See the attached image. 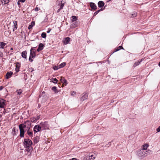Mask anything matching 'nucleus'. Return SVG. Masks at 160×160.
<instances>
[{"instance_id": "nucleus-1", "label": "nucleus", "mask_w": 160, "mask_h": 160, "mask_svg": "<svg viewBox=\"0 0 160 160\" xmlns=\"http://www.w3.org/2000/svg\"><path fill=\"white\" fill-rule=\"evenodd\" d=\"M19 128L20 130V136L23 138L24 137L25 131L24 128H25V130H27V126L24 122L23 124H21L19 125Z\"/></svg>"}, {"instance_id": "nucleus-2", "label": "nucleus", "mask_w": 160, "mask_h": 160, "mask_svg": "<svg viewBox=\"0 0 160 160\" xmlns=\"http://www.w3.org/2000/svg\"><path fill=\"white\" fill-rule=\"evenodd\" d=\"M32 142L31 140L27 138L24 139L23 144L25 148L32 147Z\"/></svg>"}, {"instance_id": "nucleus-3", "label": "nucleus", "mask_w": 160, "mask_h": 160, "mask_svg": "<svg viewBox=\"0 0 160 160\" xmlns=\"http://www.w3.org/2000/svg\"><path fill=\"white\" fill-rule=\"evenodd\" d=\"M147 152V151H145L143 149H142L139 151L138 155L139 157L143 158L146 156Z\"/></svg>"}, {"instance_id": "nucleus-4", "label": "nucleus", "mask_w": 160, "mask_h": 160, "mask_svg": "<svg viewBox=\"0 0 160 160\" xmlns=\"http://www.w3.org/2000/svg\"><path fill=\"white\" fill-rule=\"evenodd\" d=\"M96 155L95 153H90L88 156H86L87 160H94L96 158Z\"/></svg>"}, {"instance_id": "nucleus-5", "label": "nucleus", "mask_w": 160, "mask_h": 160, "mask_svg": "<svg viewBox=\"0 0 160 160\" xmlns=\"http://www.w3.org/2000/svg\"><path fill=\"white\" fill-rule=\"evenodd\" d=\"M40 125L43 129H47L48 128V125L46 122H42L40 123Z\"/></svg>"}, {"instance_id": "nucleus-6", "label": "nucleus", "mask_w": 160, "mask_h": 160, "mask_svg": "<svg viewBox=\"0 0 160 160\" xmlns=\"http://www.w3.org/2000/svg\"><path fill=\"white\" fill-rule=\"evenodd\" d=\"M36 56V52L34 51L32 52V51L30 52V56L29 58V60L31 62H32L33 60L32 58H35Z\"/></svg>"}, {"instance_id": "nucleus-7", "label": "nucleus", "mask_w": 160, "mask_h": 160, "mask_svg": "<svg viewBox=\"0 0 160 160\" xmlns=\"http://www.w3.org/2000/svg\"><path fill=\"white\" fill-rule=\"evenodd\" d=\"M42 127L39 125H35L33 128V131L35 132H37L41 130Z\"/></svg>"}, {"instance_id": "nucleus-8", "label": "nucleus", "mask_w": 160, "mask_h": 160, "mask_svg": "<svg viewBox=\"0 0 160 160\" xmlns=\"http://www.w3.org/2000/svg\"><path fill=\"white\" fill-rule=\"evenodd\" d=\"M24 122L26 125L27 129H30L31 125L32 124L31 122L29 121L28 120L25 122Z\"/></svg>"}, {"instance_id": "nucleus-9", "label": "nucleus", "mask_w": 160, "mask_h": 160, "mask_svg": "<svg viewBox=\"0 0 160 160\" xmlns=\"http://www.w3.org/2000/svg\"><path fill=\"white\" fill-rule=\"evenodd\" d=\"M88 94L87 93H85L81 97V100L83 101L88 98Z\"/></svg>"}, {"instance_id": "nucleus-10", "label": "nucleus", "mask_w": 160, "mask_h": 160, "mask_svg": "<svg viewBox=\"0 0 160 160\" xmlns=\"http://www.w3.org/2000/svg\"><path fill=\"white\" fill-rule=\"evenodd\" d=\"M73 22V23L71 25V28H75L77 27L79 25V23L77 21H74V22Z\"/></svg>"}, {"instance_id": "nucleus-11", "label": "nucleus", "mask_w": 160, "mask_h": 160, "mask_svg": "<svg viewBox=\"0 0 160 160\" xmlns=\"http://www.w3.org/2000/svg\"><path fill=\"white\" fill-rule=\"evenodd\" d=\"M60 80L61 82L64 84L65 85L67 84V81L64 78L61 77Z\"/></svg>"}, {"instance_id": "nucleus-12", "label": "nucleus", "mask_w": 160, "mask_h": 160, "mask_svg": "<svg viewBox=\"0 0 160 160\" xmlns=\"http://www.w3.org/2000/svg\"><path fill=\"white\" fill-rule=\"evenodd\" d=\"M5 101L3 99L0 100V108H3L5 105Z\"/></svg>"}, {"instance_id": "nucleus-13", "label": "nucleus", "mask_w": 160, "mask_h": 160, "mask_svg": "<svg viewBox=\"0 0 160 160\" xmlns=\"http://www.w3.org/2000/svg\"><path fill=\"white\" fill-rule=\"evenodd\" d=\"M90 6L91 8L93 10H96L97 8V7L94 3L91 2Z\"/></svg>"}, {"instance_id": "nucleus-14", "label": "nucleus", "mask_w": 160, "mask_h": 160, "mask_svg": "<svg viewBox=\"0 0 160 160\" xmlns=\"http://www.w3.org/2000/svg\"><path fill=\"white\" fill-rule=\"evenodd\" d=\"M13 74V72H8L6 74V79L10 78Z\"/></svg>"}, {"instance_id": "nucleus-15", "label": "nucleus", "mask_w": 160, "mask_h": 160, "mask_svg": "<svg viewBox=\"0 0 160 160\" xmlns=\"http://www.w3.org/2000/svg\"><path fill=\"white\" fill-rule=\"evenodd\" d=\"M70 38L69 37L65 38V39L63 40L62 42L65 44H67L70 41Z\"/></svg>"}, {"instance_id": "nucleus-16", "label": "nucleus", "mask_w": 160, "mask_h": 160, "mask_svg": "<svg viewBox=\"0 0 160 160\" xmlns=\"http://www.w3.org/2000/svg\"><path fill=\"white\" fill-rule=\"evenodd\" d=\"M104 3L102 1H100L98 2V5L100 8H102L104 5Z\"/></svg>"}, {"instance_id": "nucleus-17", "label": "nucleus", "mask_w": 160, "mask_h": 160, "mask_svg": "<svg viewBox=\"0 0 160 160\" xmlns=\"http://www.w3.org/2000/svg\"><path fill=\"white\" fill-rule=\"evenodd\" d=\"M22 57L25 59H27V52L26 51H24L22 52Z\"/></svg>"}, {"instance_id": "nucleus-18", "label": "nucleus", "mask_w": 160, "mask_h": 160, "mask_svg": "<svg viewBox=\"0 0 160 160\" xmlns=\"http://www.w3.org/2000/svg\"><path fill=\"white\" fill-rule=\"evenodd\" d=\"M13 24H14V28L13 29V31H14V30H16L17 28L18 25H17V21H13Z\"/></svg>"}, {"instance_id": "nucleus-19", "label": "nucleus", "mask_w": 160, "mask_h": 160, "mask_svg": "<svg viewBox=\"0 0 160 160\" xmlns=\"http://www.w3.org/2000/svg\"><path fill=\"white\" fill-rule=\"evenodd\" d=\"M77 17L75 16H72L71 17V20L72 22H74V21H77Z\"/></svg>"}, {"instance_id": "nucleus-20", "label": "nucleus", "mask_w": 160, "mask_h": 160, "mask_svg": "<svg viewBox=\"0 0 160 160\" xmlns=\"http://www.w3.org/2000/svg\"><path fill=\"white\" fill-rule=\"evenodd\" d=\"M30 129H27V134L30 136H32L33 133L32 131H30Z\"/></svg>"}, {"instance_id": "nucleus-21", "label": "nucleus", "mask_w": 160, "mask_h": 160, "mask_svg": "<svg viewBox=\"0 0 160 160\" xmlns=\"http://www.w3.org/2000/svg\"><path fill=\"white\" fill-rule=\"evenodd\" d=\"M26 148V149L25 150V151L26 152V151L28 152H30V151H31L32 150V147H29L27 148Z\"/></svg>"}, {"instance_id": "nucleus-22", "label": "nucleus", "mask_w": 160, "mask_h": 160, "mask_svg": "<svg viewBox=\"0 0 160 160\" xmlns=\"http://www.w3.org/2000/svg\"><path fill=\"white\" fill-rule=\"evenodd\" d=\"M149 145L147 144H144L142 146V149L145 150H147L148 148V147Z\"/></svg>"}, {"instance_id": "nucleus-23", "label": "nucleus", "mask_w": 160, "mask_h": 160, "mask_svg": "<svg viewBox=\"0 0 160 160\" xmlns=\"http://www.w3.org/2000/svg\"><path fill=\"white\" fill-rule=\"evenodd\" d=\"M6 45V43L3 42H0V48H4V47Z\"/></svg>"}, {"instance_id": "nucleus-24", "label": "nucleus", "mask_w": 160, "mask_h": 160, "mask_svg": "<svg viewBox=\"0 0 160 160\" xmlns=\"http://www.w3.org/2000/svg\"><path fill=\"white\" fill-rule=\"evenodd\" d=\"M35 23L34 22H32L31 23V24L29 25L28 27V29H30L31 28H32L33 27V26L34 25Z\"/></svg>"}, {"instance_id": "nucleus-25", "label": "nucleus", "mask_w": 160, "mask_h": 160, "mask_svg": "<svg viewBox=\"0 0 160 160\" xmlns=\"http://www.w3.org/2000/svg\"><path fill=\"white\" fill-rule=\"evenodd\" d=\"M142 61V59H141L140 61H138L137 62H135L133 65V66L134 67H136L137 66L139 65Z\"/></svg>"}, {"instance_id": "nucleus-26", "label": "nucleus", "mask_w": 160, "mask_h": 160, "mask_svg": "<svg viewBox=\"0 0 160 160\" xmlns=\"http://www.w3.org/2000/svg\"><path fill=\"white\" fill-rule=\"evenodd\" d=\"M39 141V138L38 137H36L34 138V144L37 143Z\"/></svg>"}, {"instance_id": "nucleus-27", "label": "nucleus", "mask_w": 160, "mask_h": 160, "mask_svg": "<svg viewBox=\"0 0 160 160\" xmlns=\"http://www.w3.org/2000/svg\"><path fill=\"white\" fill-rule=\"evenodd\" d=\"M52 90L55 93H57L58 92L57 87H53L52 88Z\"/></svg>"}, {"instance_id": "nucleus-28", "label": "nucleus", "mask_w": 160, "mask_h": 160, "mask_svg": "<svg viewBox=\"0 0 160 160\" xmlns=\"http://www.w3.org/2000/svg\"><path fill=\"white\" fill-rule=\"evenodd\" d=\"M104 9L101 8L100 9L97 11L96 12H95L94 13V16H96V15L98 14V13H99L100 11H102Z\"/></svg>"}, {"instance_id": "nucleus-29", "label": "nucleus", "mask_w": 160, "mask_h": 160, "mask_svg": "<svg viewBox=\"0 0 160 160\" xmlns=\"http://www.w3.org/2000/svg\"><path fill=\"white\" fill-rule=\"evenodd\" d=\"M122 49H123V47L121 46H119L116 49H115V52L118 51Z\"/></svg>"}, {"instance_id": "nucleus-30", "label": "nucleus", "mask_w": 160, "mask_h": 160, "mask_svg": "<svg viewBox=\"0 0 160 160\" xmlns=\"http://www.w3.org/2000/svg\"><path fill=\"white\" fill-rule=\"evenodd\" d=\"M44 46V45L42 43H40L39 45L38 48L42 50L43 49Z\"/></svg>"}, {"instance_id": "nucleus-31", "label": "nucleus", "mask_w": 160, "mask_h": 160, "mask_svg": "<svg viewBox=\"0 0 160 160\" xmlns=\"http://www.w3.org/2000/svg\"><path fill=\"white\" fill-rule=\"evenodd\" d=\"M59 66H55L53 67V69L54 70H56L58 69L59 68H60Z\"/></svg>"}, {"instance_id": "nucleus-32", "label": "nucleus", "mask_w": 160, "mask_h": 160, "mask_svg": "<svg viewBox=\"0 0 160 160\" xmlns=\"http://www.w3.org/2000/svg\"><path fill=\"white\" fill-rule=\"evenodd\" d=\"M66 65L65 62H62L61 64L59 66L60 68L63 67Z\"/></svg>"}, {"instance_id": "nucleus-33", "label": "nucleus", "mask_w": 160, "mask_h": 160, "mask_svg": "<svg viewBox=\"0 0 160 160\" xmlns=\"http://www.w3.org/2000/svg\"><path fill=\"white\" fill-rule=\"evenodd\" d=\"M41 37L43 38H45L46 37V34L45 32H42L41 34Z\"/></svg>"}, {"instance_id": "nucleus-34", "label": "nucleus", "mask_w": 160, "mask_h": 160, "mask_svg": "<svg viewBox=\"0 0 160 160\" xmlns=\"http://www.w3.org/2000/svg\"><path fill=\"white\" fill-rule=\"evenodd\" d=\"M22 91L21 89H19L17 91L18 95H20L22 93Z\"/></svg>"}, {"instance_id": "nucleus-35", "label": "nucleus", "mask_w": 160, "mask_h": 160, "mask_svg": "<svg viewBox=\"0 0 160 160\" xmlns=\"http://www.w3.org/2000/svg\"><path fill=\"white\" fill-rule=\"evenodd\" d=\"M4 2V4H8L9 2V0H2V3H3V2Z\"/></svg>"}, {"instance_id": "nucleus-36", "label": "nucleus", "mask_w": 160, "mask_h": 160, "mask_svg": "<svg viewBox=\"0 0 160 160\" xmlns=\"http://www.w3.org/2000/svg\"><path fill=\"white\" fill-rule=\"evenodd\" d=\"M137 15V13L136 12H134L131 15V17H135Z\"/></svg>"}, {"instance_id": "nucleus-37", "label": "nucleus", "mask_w": 160, "mask_h": 160, "mask_svg": "<svg viewBox=\"0 0 160 160\" xmlns=\"http://www.w3.org/2000/svg\"><path fill=\"white\" fill-rule=\"evenodd\" d=\"M58 80L56 78H52V81L54 83H57L58 82Z\"/></svg>"}, {"instance_id": "nucleus-38", "label": "nucleus", "mask_w": 160, "mask_h": 160, "mask_svg": "<svg viewBox=\"0 0 160 160\" xmlns=\"http://www.w3.org/2000/svg\"><path fill=\"white\" fill-rule=\"evenodd\" d=\"M31 121L33 122H35L37 121L35 118H31Z\"/></svg>"}, {"instance_id": "nucleus-39", "label": "nucleus", "mask_w": 160, "mask_h": 160, "mask_svg": "<svg viewBox=\"0 0 160 160\" xmlns=\"http://www.w3.org/2000/svg\"><path fill=\"white\" fill-rule=\"evenodd\" d=\"M35 48H32L30 50V52L32 51V52L34 51L35 52H36V51L35 49Z\"/></svg>"}, {"instance_id": "nucleus-40", "label": "nucleus", "mask_w": 160, "mask_h": 160, "mask_svg": "<svg viewBox=\"0 0 160 160\" xmlns=\"http://www.w3.org/2000/svg\"><path fill=\"white\" fill-rule=\"evenodd\" d=\"M15 71L17 72H18L19 71V68L17 66L15 68Z\"/></svg>"}, {"instance_id": "nucleus-41", "label": "nucleus", "mask_w": 160, "mask_h": 160, "mask_svg": "<svg viewBox=\"0 0 160 160\" xmlns=\"http://www.w3.org/2000/svg\"><path fill=\"white\" fill-rule=\"evenodd\" d=\"M76 94V92L74 91L72 92L71 93V95H72V96L74 95H75Z\"/></svg>"}, {"instance_id": "nucleus-42", "label": "nucleus", "mask_w": 160, "mask_h": 160, "mask_svg": "<svg viewBox=\"0 0 160 160\" xmlns=\"http://www.w3.org/2000/svg\"><path fill=\"white\" fill-rule=\"evenodd\" d=\"M64 6V4L63 3H62L61 6H60V9H62L63 8V7Z\"/></svg>"}, {"instance_id": "nucleus-43", "label": "nucleus", "mask_w": 160, "mask_h": 160, "mask_svg": "<svg viewBox=\"0 0 160 160\" xmlns=\"http://www.w3.org/2000/svg\"><path fill=\"white\" fill-rule=\"evenodd\" d=\"M157 132H160V126L157 129Z\"/></svg>"}, {"instance_id": "nucleus-44", "label": "nucleus", "mask_w": 160, "mask_h": 160, "mask_svg": "<svg viewBox=\"0 0 160 160\" xmlns=\"http://www.w3.org/2000/svg\"><path fill=\"white\" fill-rule=\"evenodd\" d=\"M39 10L38 8L36 7L35 8V11L36 12L38 11Z\"/></svg>"}, {"instance_id": "nucleus-45", "label": "nucleus", "mask_w": 160, "mask_h": 160, "mask_svg": "<svg viewBox=\"0 0 160 160\" xmlns=\"http://www.w3.org/2000/svg\"><path fill=\"white\" fill-rule=\"evenodd\" d=\"M51 29L49 28L48 29V30L47 32V33H49L51 31Z\"/></svg>"}, {"instance_id": "nucleus-46", "label": "nucleus", "mask_w": 160, "mask_h": 160, "mask_svg": "<svg viewBox=\"0 0 160 160\" xmlns=\"http://www.w3.org/2000/svg\"><path fill=\"white\" fill-rule=\"evenodd\" d=\"M37 121L40 118V116H38L37 117V118H35Z\"/></svg>"}, {"instance_id": "nucleus-47", "label": "nucleus", "mask_w": 160, "mask_h": 160, "mask_svg": "<svg viewBox=\"0 0 160 160\" xmlns=\"http://www.w3.org/2000/svg\"><path fill=\"white\" fill-rule=\"evenodd\" d=\"M26 0H20L19 1L20 2H25Z\"/></svg>"}, {"instance_id": "nucleus-48", "label": "nucleus", "mask_w": 160, "mask_h": 160, "mask_svg": "<svg viewBox=\"0 0 160 160\" xmlns=\"http://www.w3.org/2000/svg\"><path fill=\"white\" fill-rule=\"evenodd\" d=\"M41 50H41V49L39 48H38V49H37V51L38 52H39Z\"/></svg>"}, {"instance_id": "nucleus-49", "label": "nucleus", "mask_w": 160, "mask_h": 160, "mask_svg": "<svg viewBox=\"0 0 160 160\" xmlns=\"http://www.w3.org/2000/svg\"><path fill=\"white\" fill-rule=\"evenodd\" d=\"M3 86H1L0 87V90H2L3 88Z\"/></svg>"}, {"instance_id": "nucleus-50", "label": "nucleus", "mask_w": 160, "mask_h": 160, "mask_svg": "<svg viewBox=\"0 0 160 160\" xmlns=\"http://www.w3.org/2000/svg\"><path fill=\"white\" fill-rule=\"evenodd\" d=\"M61 9H60V8L59 9H58V10L57 11V12H59Z\"/></svg>"}, {"instance_id": "nucleus-51", "label": "nucleus", "mask_w": 160, "mask_h": 160, "mask_svg": "<svg viewBox=\"0 0 160 160\" xmlns=\"http://www.w3.org/2000/svg\"><path fill=\"white\" fill-rule=\"evenodd\" d=\"M72 160H77V159L75 158H73L72 159Z\"/></svg>"}, {"instance_id": "nucleus-52", "label": "nucleus", "mask_w": 160, "mask_h": 160, "mask_svg": "<svg viewBox=\"0 0 160 160\" xmlns=\"http://www.w3.org/2000/svg\"><path fill=\"white\" fill-rule=\"evenodd\" d=\"M19 1H18V5H19L20 4V2H19Z\"/></svg>"}, {"instance_id": "nucleus-53", "label": "nucleus", "mask_w": 160, "mask_h": 160, "mask_svg": "<svg viewBox=\"0 0 160 160\" xmlns=\"http://www.w3.org/2000/svg\"><path fill=\"white\" fill-rule=\"evenodd\" d=\"M2 117L1 115H0V118H1Z\"/></svg>"}, {"instance_id": "nucleus-54", "label": "nucleus", "mask_w": 160, "mask_h": 160, "mask_svg": "<svg viewBox=\"0 0 160 160\" xmlns=\"http://www.w3.org/2000/svg\"><path fill=\"white\" fill-rule=\"evenodd\" d=\"M13 130H14V129H13ZM14 131L15 130V129H14Z\"/></svg>"}, {"instance_id": "nucleus-55", "label": "nucleus", "mask_w": 160, "mask_h": 160, "mask_svg": "<svg viewBox=\"0 0 160 160\" xmlns=\"http://www.w3.org/2000/svg\"><path fill=\"white\" fill-rule=\"evenodd\" d=\"M7 32L5 31V33L6 32Z\"/></svg>"}, {"instance_id": "nucleus-56", "label": "nucleus", "mask_w": 160, "mask_h": 160, "mask_svg": "<svg viewBox=\"0 0 160 160\" xmlns=\"http://www.w3.org/2000/svg\"><path fill=\"white\" fill-rule=\"evenodd\" d=\"M11 49L12 50V48H11Z\"/></svg>"}]
</instances>
